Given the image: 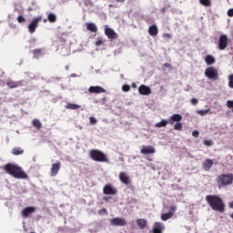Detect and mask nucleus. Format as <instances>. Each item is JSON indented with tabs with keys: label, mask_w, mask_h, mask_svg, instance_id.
<instances>
[{
	"label": "nucleus",
	"mask_w": 233,
	"mask_h": 233,
	"mask_svg": "<svg viewBox=\"0 0 233 233\" xmlns=\"http://www.w3.org/2000/svg\"><path fill=\"white\" fill-rule=\"evenodd\" d=\"M159 30L157 29V25H150L149 28H148V34L149 35H157Z\"/></svg>",
	"instance_id": "4be33fe9"
},
{
	"label": "nucleus",
	"mask_w": 233,
	"mask_h": 233,
	"mask_svg": "<svg viewBox=\"0 0 233 233\" xmlns=\"http://www.w3.org/2000/svg\"><path fill=\"white\" fill-rule=\"evenodd\" d=\"M227 106H228V108H232V110H233V100H228L227 102Z\"/></svg>",
	"instance_id": "a19ab883"
},
{
	"label": "nucleus",
	"mask_w": 233,
	"mask_h": 233,
	"mask_svg": "<svg viewBox=\"0 0 233 233\" xmlns=\"http://www.w3.org/2000/svg\"><path fill=\"white\" fill-rule=\"evenodd\" d=\"M191 105H198V98H192Z\"/></svg>",
	"instance_id": "de8ad7c7"
},
{
	"label": "nucleus",
	"mask_w": 233,
	"mask_h": 233,
	"mask_svg": "<svg viewBox=\"0 0 233 233\" xmlns=\"http://www.w3.org/2000/svg\"><path fill=\"white\" fill-rule=\"evenodd\" d=\"M108 199H110V198H108V197H104V201H108Z\"/></svg>",
	"instance_id": "8fccbe9b"
},
{
	"label": "nucleus",
	"mask_w": 233,
	"mask_h": 233,
	"mask_svg": "<svg viewBox=\"0 0 233 233\" xmlns=\"http://www.w3.org/2000/svg\"><path fill=\"white\" fill-rule=\"evenodd\" d=\"M176 210H177V206H176V205L169 206L168 213H163L161 215V220L168 221V219H170L171 218L174 217V215L176 214Z\"/></svg>",
	"instance_id": "0eeeda50"
},
{
	"label": "nucleus",
	"mask_w": 233,
	"mask_h": 233,
	"mask_svg": "<svg viewBox=\"0 0 233 233\" xmlns=\"http://www.w3.org/2000/svg\"><path fill=\"white\" fill-rule=\"evenodd\" d=\"M59 170H61V162L60 161H57V162L52 164L51 176L53 177H56L57 174H59Z\"/></svg>",
	"instance_id": "4468645a"
},
{
	"label": "nucleus",
	"mask_w": 233,
	"mask_h": 233,
	"mask_svg": "<svg viewBox=\"0 0 233 233\" xmlns=\"http://www.w3.org/2000/svg\"><path fill=\"white\" fill-rule=\"evenodd\" d=\"M228 17H233V9H229L228 11Z\"/></svg>",
	"instance_id": "49530a36"
},
{
	"label": "nucleus",
	"mask_w": 233,
	"mask_h": 233,
	"mask_svg": "<svg viewBox=\"0 0 233 233\" xmlns=\"http://www.w3.org/2000/svg\"><path fill=\"white\" fill-rule=\"evenodd\" d=\"M103 194L105 196H116L117 194V188L114 187L112 184H107L103 188Z\"/></svg>",
	"instance_id": "6e6552de"
},
{
	"label": "nucleus",
	"mask_w": 233,
	"mask_h": 233,
	"mask_svg": "<svg viewBox=\"0 0 233 233\" xmlns=\"http://www.w3.org/2000/svg\"><path fill=\"white\" fill-rule=\"evenodd\" d=\"M137 225L139 228H141V230H143V228H145V227H147V220H145L143 218H139L137 220Z\"/></svg>",
	"instance_id": "bb28decb"
},
{
	"label": "nucleus",
	"mask_w": 233,
	"mask_h": 233,
	"mask_svg": "<svg viewBox=\"0 0 233 233\" xmlns=\"http://www.w3.org/2000/svg\"><path fill=\"white\" fill-rule=\"evenodd\" d=\"M230 218L233 219V213L230 215Z\"/></svg>",
	"instance_id": "603ef678"
},
{
	"label": "nucleus",
	"mask_w": 233,
	"mask_h": 233,
	"mask_svg": "<svg viewBox=\"0 0 233 233\" xmlns=\"http://www.w3.org/2000/svg\"><path fill=\"white\" fill-rule=\"evenodd\" d=\"M66 108L70 109V110H77V109L81 108V106L68 103L66 106Z\"/></svg>",
	"instance_id": "c85d7f7f"
},
{
	"label": "nucleus",
	"mask_w": 233,
	"mask_h": 233,
	"mask_svg": "<svg viewBox=\"0 0 233 233\" xmlns=\"http://www.w3.org/2000/svg\"><path fill=\"white\" fill-rule=\"evenodd\" d=\"M5 170L6 174L15 177V179H28V175L23 171V168L14 165V164H6L5 166Z\"/></svg>",
	"instance_id": "f03ea898"
},
{
	"label": "nucleus",
	"mask_w": 233,
	"mask_h": 233,
	"mask_svg": "<svg viewBox=\"0 0 233 233\" xmlns=\"http://www.w3.org/2000/svg\"><path fill=\"white\" fill-rule=\"evenodd\" d=\"M153 233H163L165 232V224L163 222H155L152 228Z\"/></svg>",
	"instance_id": "f8f14e48"
},
{
	"label": "nucleus",
	"mask_w": 233,
	"mask_h": 233,
	"mask_svg": "<svg viewBox=\"0 0 233 233\" xmlns=\"http://www.w3.org/2000/svg\"><path fill=\"white\" fill-rule=\"evenodd\" d=\"M89 157H91L93 161H96V163H108V157L99 149L90 150Z\"/></svg>",
	"instance_id": "20e7f679"
},
{
	"label": "nucleus",
	"mask_w": 233,
	"mask_h": 233,
	"mask_svg": "<svg viewBox=\"0 0 233 233\" xmlns=\"http://www.w3.org/2000/svg\"><path fill=\"white\" fill-rule=\"evenodd\" d=\"M183 120V116L179 114H174L168 119L169 125H174V123H179Z\"/></svg>",
	"instance_id": "aec40b11"
},
{
	"label": "nucleus",
	"mask_w": 233,
	"mask_h": 233,
	"mask_svg": "<svg viewBox=\"0 0 233 233\" xmlns=\"http://www.w3.org/2000/svg\"><path fill=\"white\" fill-rule=\"evenodd\" d=\"M138 92H139L140 96H150V94H152V90L150 89V87H148L145 85H141L138 87Z\"/></svg>",
	"instance_id": "dca6fc26"
},
{
	"label": "nucleus",
	"mask_w": 233,
	"mask_h": 233,
	"mask_svg": "<svg viewBox=\"0 0 233 233\" xmlns=\"http://www.w3.org/2000/svg\"><path fill=\"white\" fill-rule=\"evenodd\" d=\"M228 207H229V208H233V201L228 203Z\"/></svg>",
	"instance_id": "09e8293b"
},
{
	"label": "nucleus",
	"mask_w": 233,
	"mask_h": 233,
	"mask_svg": "<svg viewBox=\"0 0 233 233\" xmlns=\"http://www.w3.org/2000/svg\"><path fill=\"white\" fill-rule=\"evenodd\" d=\"M105 35L108 39H110V41H114L115 39H117L119 37V35H117V33H116L114 29L108 26L105 28Z\"/></svg>",
	"instance_id": "1a4fd4ad"
},
{
	"label": "nucleus",
	"mask_w": 233,
	"mask_h": 233,
	"mask_svg": "<svg viewBox=\"0 0 233 233\" xmlns=\"http://www.w3.org/2000/svg\"><path fill=\"white\" fill-rule=\"evenodd\" d=\"M208 112H210V109H202V110L197 111V114H198L199 116H207Z\"/></svg>",
	"instance_id": "72a5a7b5"
},
{
	"label": "nucleus",
	"mask_w": 233,
	"mask_h": 233,
	"mask_svg": "<svg viewBox=\"0 0 233 233\" xmlns=\"http://www.w3.org/2000/svg\"><path fill=\"white\" fill-rule=\"evenodd\" d=\"M103 43H105V40H103V37L98 36V37L96 38V41L95 42V45H96V46H101V45H103Z\"/></svg>",
	"instance_id": "473e14b6"
},
{
	"label": "nucleus",
	"mask_w": 233,
	"mask_h": 233,
	"mask_svg": "<svg viewBox=\"0 0 233 233\" xmlns=\"http://www.w3.org/2000/svg\"><path fill=\"white\" fill-rule=\"evenodd\" d=\"M206 201L212 210L220 213L225 212V202H223V198L219 196L208 195L206 196Z\"/></svg>",
	"instance_id": "f257e3e1"
},
{
	"label": "nucleus",
	"mask_w": 233,
	"mask_h": 233,
	"mask_svg": "<svg viewBox=\"0 0 233 233\" xmlns=\"http://www.w3.org/2000/svg\"><path fill=\"white\" fill-rule=\"evenodd\" d=\"M89 94H105L106 90L99 86H91L88 88Z\"/></svg>",
	"instance_id": "ddd939ff"
},
{
	"label": "nucleus",
	"mask_w": 233,
	"mask_h": 233,
	"mask_svg": "<svg viewBox=\"0 0 233 233\" xmlns=\"http://www.w3.org/2000/svg\"><path fill=\"white\" fill-rule=\"evenodd\" d=\"M33 127L36 128V130H41L43 124H41V121L39 119H34L32 122Z\"/></svg>",
	"instance_id": "cd10ccee"
},
{
	"label": "nucleus",
	"mask_w": 233,
	"mask_h": 233,
	"mask_svg": "<svg viewBox=\"0 0 233 233\" xmlns=\"http://www.w3.org/2000/svg\"><path fill=\"white\" fill-rule=\"evenodd\" d=\"M163 37H167V39H172V35L169 33L163 34Z\"/></svg>",
	"instance_id": "37998d69"
},
{
	"label": "nucleus",
	"mask_w": 233,
	"mask_h": 233,
	"mask_svg": "<svg viewBox=\"0 0 233 233\" xmlns=\"http://www.w3.org/2000/svg\"><path fill=\"white\" fill-rule=\"evenodd\" d=\"M212 167H214V161H212V159L210 158H207L202 163L203 170H205L206 172H208L210 168H212Z\"/></svg>",
	"instance_id": "f3484780"
},
{
	"label": "nucleus",
	"mask_w": 233,
	"mask_h": 233,
	"mask_svg": "<svg viewBox=\"0 0 233 233\" xmlns=\"http://www.w3.org/2000/svg\"><path fill=\"white\" fill-rule=\"evenodd\" d=\"M98 214L103 215V214H106V208H102L98 211Z\"/></svg>",
	"instance_id": "a18cd8bd"
},
{
	"label": "nucleus",
	"mask_w": 233,
	"mask_h": 233,
	"mask_svg": "<svg viewBox=\"0 0 233 233\" xmlns=\"http://www.w3.org/2000/svg\"><path fill=\"white\" fill-rule=\"evenodd\" d=\"M228 86L229 88H233V75L228 76Z\"/></svg>",
	"instance_id": "e433bc0d"
},
{
	"label": "nucleus",
	"mask_w": 233,
	"mask_h": 233,
	"mask_svg": "<svg viewBox=\"0 0 233 233\" xmlns=\"http://www.w3.org/2000/svg\"><path fill=\"white\" fill-rule=\"evenodd\" d=\"M119 179H120L121 183H123L124 185H130V183L132 182L130 180V177H128L127 175V173H125V172H120Z\"/></svg>",
	"instance_id": "6ab92c4d"
},
{
	"label": "nucleus",
	"mask_w": 233,
	"mask_h": 233,
	"mask_svg": "<svg viewBox=\"0 0 233 233\" xmlns=\"http://www.w3.org/2000/svg\"><path fill=\"white\" fill-rule=\"evenodd\" d=\"M228 45V37L227 35H221L218 38V48L220 50H225Z\"/></svg>",
	"instance_id": "9d476101"
},
{
	"label": "nucleus",
	"mask_w": 233,
	"mask_h": 233,
	"mask_svg": "<svg viewBox=\"0 0 233 233\" xmlns=\"http://www.w3.org/2000/svg\"><path fill=\"white\" fill-rule=\"evenodd\" d=\"M41 21H43V16H36L33 18L27 26L30 34H34V32H35V29L39 26V23H41Z\"/></svg>",
	"instance_id": "423d86ee"
},
{
	"label": "nucleus",
	"mask_w": 233,
	"mask_h": 233,
	"mask_svg": "<svg viewBox=\"0 0 233 233\" xmlns=\"http://www.w3.org/2000/svg\"><path fill=\"white\" fill-rule=\"evenodd\" d=\"M116 3H125V0H116Z\"/></svg>",
	"instance_id": "3c124183"
},
{
	"label": "nucleus",
	"mask_w": 233,
	"mask_h": 233,
	"mask_svg": "<svg viewBox=\"0 0 233 233\" xmlns=\"http://www.w3.org/2000/svg\"><path fill=\"white\" fill-rule=\"evenodd\" d=\"M44 23H46V19L44 20Z\"/></svg>",
	"instance_id": "5fc2aeb1"
},
{
	"label": "nucleus",
	"mask_w": 233,
	"mask_h": 233,
	"mask_svg": "<svg viewBox=\"0 0 233 233\" xmlns=\"http://www.w3.org/2000/svg\"><path fill=\"white\" fill-rule=\"evenodd\" d=\"M6 85L9 88H17L19 86H23V82H21V81L16 82V81H14V80H8L6 82Z\"/></svg>",
	"instance_id": "412c9836"
},
{
	"label": "nucleus",
	"mask_w": 233,
	"mask_h": 233,
	"mask_svg": "<svg viewBox=\"0 0 233 233\" xmlns=\"http://www.w3.org/2000/svg\"><path fill=\"white\" fill-rule=\"evenodd\" d=\"M86 28L89 32H93V33L97 32V25H96L94 23H86Z\"/></svg>",
	"instance_id": "5701e85b"
},
{
	"label": "nucleus",
	"mask_w": 233,
	"mask_h": 233,
	"mask_svg": "<svg viewBox=\"0 0 233 233\" xmlns=\"http://www.w3.org/2000/svg\"><path fill=\"white\" fill-rule=\"evenodd\" d=\"M11 154H13V156H22V154H25V150L21 147H14Z\"/></svg>",
	"instance_id": "b1692460"
},
{
	"label": "nucleus",
	"mask_w": 233,
	"mask_h": 233,
	"mask_svg": "<svg viewBox=\"0 0 233 233\" xmlns=\"http://www.w3.org/2000/svg\"><path fill=\"white\" fill-rule=\"evenodd\" d=\"M47 20L49 21V23H56V21H57V16L56 15V14L50 13L47 15Z\"/></svg>",
	"instance_id": "c756f323"
},
{
	"label": "nucleus",
	"mask_w": 233,
	"mask_h": 233,
	"mask_svg": "<svg viewBox=\"0 0 233 233\" xmlns=\"http://www.w3.org/2000/svg\"><path fill=\"white\" fill-rule=\"evenodd\" d=\"M110 223L113 227H126L127 220L123 218H115L110 219Z\"/></svg>",
	"instance_id": "9b49d317"
},
{
	"label": "nucleus",
	"mask_w": 233,
	"mask_h": 233,
	"mask_svg": "<svg viewBox=\"0 0 233 233\" xmlns=\"http://www.w3.org/2000/svg\"><path fill=\"white\" fill-rule=\"evenodd\" d=\"M204 145L206 147H212V145H214V141H212V140H204Z\"/></svg>",
	"instance_id": "4c0bfd02"
},
{
	"label": "nucleus",
	"mask_w": 233,
	"mask_h": 233,
	"mask_svg": "<svg viewBox=\"0 0 233 233\" xmlns=\"http://www.w3.org/2000/svg\"><path fill=\"white\" fill-rule=\"evenodd\" d=\"M35 212V207H26L22 210V216L23 218H30L31 214H34Z\"/></svg>",
	"instance_id": "a211bd4d"
},
{
	"label": "nucleus",
	"mask_w": 233,
	"mask_h": 233,
	"mask_svg": "<svg viewBox=\"0 0 233 233\" xmlns=\"http://www.w3.org/2000/svg\"><path fill=\"white\" fill-rule=\"evenodd\" d=\"M165 68H169V70H172V65L169 63L164 64Z\"/></svg>",
	"instance_id": "c03bdc74"
},
{
	"label": "nucleus",
	"mask_w": 233,
	"mask_h": 233,
	"mask_svg": "<svg viewBox=\"0 0 233 233\" xmlns=\"http://www.w3.org/2000/svg\"><path fill=\"white\" fill-rule=\"evenodd\" d=\"M174 130H177L178 132H180V130H183V124H181L180 122L175 124Z\"/></svg>",
	"instance_id": "f704fd0d"
},
{
	"label": "nucleus",
	"mask_w": 233,
	"mask_h": 233,
	"mask_svg": "<svg viewBox=\"0 0 233 233\" xmlns=\"http://www.w3.org/2000/svg\"><path fill=\"white\" fill-rule=\"evenodd\" d=\"M32 54H33L35 58L41 57V54H43V49L32 50Z\"/></svg>",
	"instance_id": "2f4dec72"
},
{
	"label": "nucleus",
	"mask_w": 233,
	"mask_h": 233,
	"mask_svg": "<svg viewBox=\"0 0 233 233\" xmlns=\"http://www.w3.org/2000/svg\"><path fill=\"white\" fill-rule=\"evenodd\" d=\"M169 123V120L167 119V120H165V119H163V120H161L160 122H157L156 125H155V127H156V128H163V127H167V125Z\"/></svg>",
	"instance_id": "a878e982"
},
{
	"label": "nucleus",
	"mask_w": 233,
	"mask_h": 233,
	"mask_svg": "<svg viewBox=\"0 0 233 233\" xmlns=\"http://www.w3.org/2000/svg\"><path fill=\"white\" fill-rule=\"evenodd\" d=\"M103 101H106V97H103Z\"/></svg>",
	"instance_id": "864d4df0"
},
{
	"label": "nucleus",
	"mask_w": 233,
	"mask_h": 233,
	"mask_svg": "<svg viewBox=\"0 0 233 233\" xmlns=\"http://www.w3.org/2000/svg\"><path fill=\"white\" fill-rule=\"evenodd\" d=\"M216 181L218 188H225V187H228L232 185L233 174L232 173L221 174L216 178Z\"/></svg>",
	"instance_id": "7ed1b4c3"
},
{
	"label": "nucleus",
	"mask_w": 233,
	"mask_h": 233,
	"mask_svg": "<svg viewBox=\"0 0 233 233\" xmlns=\"http://www.w3.org/2000/svg\"><path fill=\"white\" fill-rule=\"evenodd\" d=\"M140 152L145 156H148V154H156V148L152 146H143Z\"/></svg>",
	"instance_id": "2eb2a0df"
},
{
	"label": "nucleus",
	"mask_w": 233,
	"mask_h": 233,
	"mask_svg": "<svg viewBox=\"0 0 233 233\" xmlns=\"http://www.w3.org/2000/svg\"><path fill=\"white\" fill-rule=\"evenodd\" d=\"M89 123L91 125H96V124H97V119H96V117H94V116H90L89 117Z\"/></svg>",
	"instance_id": "58836bf2"
},
{
	"label": "nucleus",
	"mask_w": 233,
	"mask_h": 233,
	"mask_svg": "<svg viewBox=\"0 0 233 233\" xmlns=\"http://www.w3.org/2000/svg\"><path fill=\"white\" fill-rule=\"evenodd\" d=\"M205 62L208 66L214 65V63H216V58H214V56H212L211 55H208L205 57Z\"/></svg>",
	"instance_id": "393cba45"
},
{
	"label": "nucleus",
	"mask_w": 233,
	"mask_h": 233,
	"mask_svg": "<svg viewBox=\"0 0 233 233\" xmlns=\"http://www.w3.org/2000/svg\"><path fill=\"white\" fill-rule=\"evenodd\" d=\"M192 136H193V137H199V131H198V130L193 131Z\"/></svg>",
	"instance_id": "79ce46f5"
},
{
	"label": "nucleus",
	"mask_w": 233,
	"mask_h": 233,
	"mask_svg": "<svg viewBox=\"0 0 233 233\" xmlns=\"http://www.w3.org/2000/svg\"><path fill=\"white\" fill-rule=\"evenodd\" d=\"M16 21H17V23H26V18H25V16H23V15H18V17L16 18Z\"/></svg>",
	"instance_id": "c9c22d12"
},
{
	"label": "nucleus",
	"mask_w": 233,
	"mask_h": 233,
	"mask_svg": "<svg viewBox=\"0 0 233 233\" xmlns=\"http://www.w3.org/2000/svg\"><path fill=\"white\" fill-rule=\"evenodd\" d=\"M200 5H202V6H212V0H198Z\"/></svg>",
	"instance_id": "7c9ffc66"
},
{
	"label": "nucleus",
	"mask_w": 233,
	"mask_h": 233,
	"mask_svg": "<svg viewBox=\"0 0 233 233\" xmlns=\"http://www.w3.org/2000/svg\"><path fill=\"white\" fill-rule=\"evenodd\" d=\"M122 90H123V92H130V86H128V85H124V86H122Z\"/></svg>",
	"instance_id": "ea45409f"
},
{
	"label": "nucleus",
	"mask_w": 233,
	"mask_h": 233,
	"mask_svg": "<svg viewBox=\"0 0 233 233\" xmlns=\"http://www.w3.org/2000/svg\"><path fill=\"white\" fill-rule=\"evenodd\" d=\"M205 76L211 81H218V79H219V72L214 66L208 67L205 70Z\"/></svg>",
	"instance_id": "39448f33"
}]
</instances>
